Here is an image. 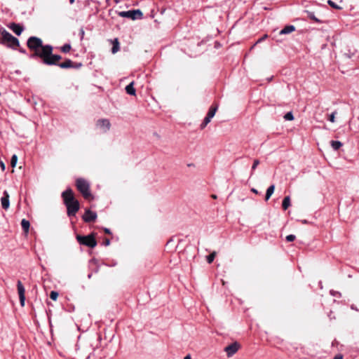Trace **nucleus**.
<instances>
[{"label": "nucleus", "mask_w": 359, "mask_h": 359, "mask_svg": "<svg viewBox=\"0 0 359 359\" xmlns=\"http://www.w3.org/2000/svg\"><path fill=\"white\" fill-rule=\"evenodd\" d=\"M27 47L34 51L32 57H39L47 65H57L62 59L60 55H53V48L50 45H43L42 40L36 36H30L27 41Z\"/></svg>", "instance_id": "nucleus-1"}, {"label": "nucleus", "mask_w": 359, "mask_h": 359, "mask_svg": "<svg viewBox=\"0 0 359 359\" xmlns=\"http://www.w3.org/2000/svg\"><path fill=\"white\" fill-rule=\"evenodd\" d=\"M62 197L67 207L68 216H74L79 210V203L74 198L72 190L66 189L62 192Z\"/></svg>", "instance_id": "nucleus-2"}, {"label": "nucleus", "mask_w": 359, "mask_h": 359, "mask_svg": "<svg viewBox=\"0 0 359 359\" xmlns=\"http://www.w3.org/2000/svg\"><path fill=\"white\" fill-rule=\"evenodd\" d=\"M94 348L89 342H82L77 345L74 359H88L93 352Z\"/></svg>", "instance_id": "nucleus-3"}, {"label": "nucleus", "mask_w": 359, "mask_h": 359, "mask_svg": "<svg viewBox=\"0 0 359 359\" xmlns=\"http://www.w3.org/2000/svg\"><path fill=\"white\" fill-rule=\"evenodd\" d=\"M0 43L13 49H16L20 46L18 39L5 29L1 32Z\"/></svg>", "instance_id": "nucleus-4"}, {"label": "nucleus", "mask_w": 359, "mask_h": 359, "mask_svg": "<svg viewBox=\"0 0 359 359\" xmlns=\"http://www.w3.org/2000/svg\"><path fill=\"white\" fill-rule=\"evenodd\" d=\"M76 185L78 190L82 194L85 198H88L90 196V184L86 180L83 178L77 179Z\"/></svg>", "instance_id": "nucleus-5"}, {"label": "nucleus", "mask_w": 359, "mask_h": 359, "mask_svg": "<svg viewBox=\"0 0 359 359\" xmlns=\"http://www.w3.org/2000/svg\"><path fill=\"white\" fill-rule=\"evenodd\" d=\"M76 240L79 244L88 246L91 248H93L97 245V241L93 235H78L76 236Z\"/></svg>", "instance_id": "nucleus-6"}, {"label": "nucleus", "mask_w": 359, "mask_h": 359, "mask_svg": "<svg viewBox=\"0 0 359 359\" xmlns=\"http://www.w3.org/2000/svg\"><path fill=\"white\" fill-rule=\"evenodd\" d=\"M118 15L123 18H128L132 20L142 18V13L140 10H130L128 11H121Z\"/></svg>", "instance_id": "nucleus-7"}, {"label": "nucleus", "mask_w": 359, "mask_h": 359, "mask_svg": "<svg viewBox=\"0 0 359 359\" xmlns=\"http://www.w3.org/2000/svg\"><path fill=\"white\" fill-rule=\"evenodd\" d=\"M17 288L20 305L24 306L25 302V289L20 280H18L17 283Z\"/></svg>", "instance_id": "nucleus-8"}, {"label": "nucleus", "mask_w": 359, "mask_h": 359, "mask_svg": "<svg viewBox=\"0 0 359 359\" xmlns=\"http://www.w3.org/2000/svg\"><path fill=\"white\" fill-rule=\"evenodd\" d=\"M96 126L98 128H100V130L103 133L107 132L110 129V127H111L110 122L107 118H102V119L97 120V121L96 123Z\"/></svg>", "instance_id": "nucleus-9"}, {"label": "nucleus", "mask_w": 359, "mask_h": 359, "mask_svg": "<svg viewBox=\"0 0 359 359\" xmlns=\"http://www.w3.org/2000/svg\"><path fill=\"white\" fill-rule=\"evenodd\" d=\"M239 344L237 342L232 343L229 346H226L224 348L225 352L228 357H231L234 355L239 348Z\"/></svg>", "instance_id": "nucleus-10"}, {"label": "nucleus", "mask_w": 359, "mask_h": 359, "mask_svg": "<svg viewBox=\"0 0 359 359\" xmlns=\"http://www.w3.org/2000/svg\"><path fill=\"white\" fill-rule=\"evenodd\" d=\"M97 218V213L95 212H93L90 210H86L83 216V219L86 222H94Z\"/></svg>", "instance_id": "nucleus-11"}, {"label": "nucleus", "mask_w": 359, "mask_h": 359, "mask_svg": "<svg viewBox=\"0 0 359 359\" xmlns=\"http://www.w3.org/2000/svg\"><path fill=\"white\" fill-rule=\"evenodd\" d=\"M1 207L4 210L8 209L10 206L9 194L7 191H4V196L1 198Z\"/></svg>", "instance_id": "nucleus-12"}, {"label": "nucleus", "mask_w": 359, "mask_h": 359, "mask_svg": "<svg viewBox=\"0 0 359 359\" xmlns=\"http://www.w3.org/2000/svg\"><path fill=\"white\" fill-rule=\"evenodd\" d=\"M62 69H68L73 67V62L70 59H67L64 62L58 63L57 62V65Z\"/></svg>", "instance_id": "nucleus-13"}, {"label": "nucleus", "mask_w": 359, "mask_h": 359, "mask_svg": "<svg viewBox=\"0 0 359 359\" xmlns=\"http://www.w3.org/2000/svg\"><path fill=\"white\" fill-rule=\"evenodd\" d=\"M13 32L18 36L20 35L23 31V27L20 25L13 23L11 27Z\"/></svg>", "instance_id": "nucleus-14"}, {"label": "nucleus", "mask_w": 359, "mask_h": 359, "mask_svg": "<svg viewBox=\"0 0 359 359\" xmlns=\"http://www.w3.org/2000/svg\"><path fill=\"white\" fill-rule=\"evenodd\" d=\"M126 93L130 95H135L136 90L134 88V82L132 81L126 87Z\"/></svg>", "instance_id": "nucleus-15"}, {"label": "nucleus", "mask_w": 359, "mask_h": 359, "mask_svg": "<svg viewBox=\"0 0 359 359\" xmlns=\"http://www.w3.org/2000/svg\"><path fill=\"white\" fill-rule=\"evenodd\" d=\"M295 30L294 25H287L280 31V34H287Z\"/></svg>", "instance_id": "nucleus-16"}, {"label": "nucleus", "mask_w": 359, "mask_h": 359, "mask_svg": "<svg viewBox=\"0 0 359 359\" xmlns=\"http://www.w3.org/2000/svg\"><path fill=\"white\" fill-rule=\"evenodd\" d=\"M274 190H275L274 184H271L270 187H268L266 192V196H265L266 201H268L270 198L271 195L273 194Z\"/></svg>", "instance_id": "nucleus-17"}, {"label": "nucleus", "mask_w": 359, "mask_h": 359, "mask_svg": "<svg viewBox=\"0 0 359 359\" xmlns=\"http://www.w3.org/2000/svg\"><path fill=\"white\" fill-rule=\"evenodd\" d=\"M21 226H22V228L23 231L25 233H28L29 229V226H30L29 222L28 220L25 219H23L21 221Z\"/></svg>", "instance_id": "nucleus-18"}, {"label": "nucleus", "mask_w": 359, "mask_h": 359, "mask_svg": "<svg viewBox=\"0 0 359 359\" xmlns=\"http://www.w3.org/2000/svg\"><path fill=\"white\" fill-rule=\"evenodd\" d=\"M290 196H285L282 203V207L283 210H287L290 206Z\"/></svg>", "instance_id": "nucleus-19"}, {"label": "nucleus", "mask_w": 359, "mask_h": 359, "mask_svg": "<svg viewBox=\"0 0 359 359\" xmlns=\"http://www.w3.org/2000/svg\"><path fill=\"white\" fill-rule=\"evenodd\" d=\"M331 147L334 150H338L341 146L342 143L340 141L332 140L330 142Z\"/></svg>", "instance_id": "nucleus-20"}, {"label": "nucleus", "mask_w": 359, "mask_h": 359, "mask_svg": "<svg viewBox=\"0 0 359 359\" xmlns=\"http://www.w3.org/2000/svg\"><path fill=\"white\" fill-rule=\"evenodd\" d=\"M217 110V106H211L210 108L209 109L207 116L212 118L215 115Z\"/></svg>", "instance_id": "nucleus-21"}, {"label": "nucleus", "mask_w": 359, "mask_h": 359, "mask_svg": "<svg viewBox=\"0 0 359 359\" xmlns=\"http://www.w3.org/2000/svg\"><path fill=\"white\" fill-rule=\"evenodd\" d=\"M211 119L212 118L206 115L203 123L201 124V129L205 128V126L210 122Z\"/></svg>", "instance_id": "nucleus-22"}, {"label": "nucleus", "mask_w": 359, "mask_h": 359, "mask_svg": "<svg viewBox=\"0 0 359 359\" xmlns=\"http://www.w3.org/2000/svg\"><path fill=\"white\" fill-rule=\"evenodd\" d=\"M61 51L65 53H67L68 52H69L70 49H71V45L69 44V43H65V45H63L62 47H61Z\"/></svg>", "instance_id": "nucleus-23"}, {"label": "nucleus", "mask_w": 359, "mask_h": 359, "mask_svg": "<svg viewBox=\"0 0 359 359\" xmlns=\"http://www.w3.org/2000/svg\"><path fill=\"white\" fill-rule=\"evenodd\" d=\"M119 50V46L117 39H115V43L113 45V47L111 48V52L113 53H116Z\"/></svg>", "instance_id": "nucleus-24"}, {"label": "nucleus", "mask_w": 359, "mask_h": 359, "mask_svg": "<svg viewBox=\"0 0 359 359\" xmlns=\"http://www.w3.org/2000/svg\"><path fill=\"white\" fill-rule=\"evenodd\" d=\"M327 4L332 8H335V9H337V10H341L342 8L339 6H338L337 4H335L334 1H332V0H328L327 1Z\"/></svg>", "instance_id": "nucleus-25"}, {"label": "nucleus", "mask_w": 359, "mask_h": 359, "mask_svg": "<svg viewBox=\"0 0 359 359\" xmlns=\"http://www.w3.org/2000/svg\"><path fill=\"white\" fill-rule=\"evenodd\" d=\"M17 161H18V156H17V155L13 154L12 156L11 160V165L13 168L15 167Z\"/></svg>", "instance_id": "nucleus-26"}, {"label": "nucleus", "mask_w": 359, "mask_h": 359, "mask_svg": "<svg viewBox=\"0 0 359 359\" xmlns=\"http://www.w3.org/2000/svg\"><path fill=\"white\" fill-rule=\"evenodd\" d=\"M215 255H216V252H213L212 253L210 254L208 257H207V262L210 264L213 262L215 257Z\"/></svg>", "instance_id": "nucleus-27"}, {"label": "nucleus", "mask_w": 359, "mask_h": 359, "mask_svg": "<svg viewBox=\"0 0 359 359\" xmlns=\"http://www.w3.org/2000/svg\"><path fill=\"white\" fill-rule=\"evenodd\" d=\"M284 118L287 121H292L294 119L293 114L291 111L287 112L284 116Z\"/></svg>", "instance_id": "nucleus-28"}, {"label": "nucleus", "mask_w": 359, "mask_h": 359, "mask_svg": "<svg viewBox=\"0 0 359 359\" xmlns=\"http://www.w3.org/2000/svg\"><path fill=\"white\" fill-rule=\"evenodd\" d=\"M58 297V292L55 291H51L50 294V298L54 301L57 299Z\"/></svg>", "instance_id": "nucleus-29"}, {"label": "nucleus", "mask_w": 359, "mask_h": 359, "mask_svg": "<svg viewBox=\"0 0 359 359\" xmlns=\"http://www.w3.org/2000/svg\"><path fill=\"white\" fill-rule=\"evenodd\" d=\"M337 114V111H334L332 112L330 116H329V118H328V120L332 122V123H334L335 121V115Z\"/></svg>", "instance_id": "nucleus-30"}, {"label": "nucleus", "mask_w": 359, "mask_h": 359, "mask_svg": "<svg viewBox=\"0 0 359 359\" xmlns=\"http://www.w3.org/2000/svg\"><path fill=\"white\" fill-rule=\"evenodd\" d=\"M308 16H309V18L312 19L313 20H314L316 22H319V20L316 18V16H315L313 13L309 12L308 13Z\"/></svg>", "instance_id": "nucleus-31"}, {"label": "nucleus", "mask_w": 359, "mask_h": 359, "mask_svg": "<svg viewBox=\"0 0 359 359\" xmlns=\"http://www.w3.org/2000/svg\"><path fill=\"white\" fill-rule=\"evenodd\" d=\"M295 238H296V237H295V236H294V235H293V234H290V235H288V236H286V241H287V242H292V241H294Z\"/></svg>", "instance_id": "nucleus-32"}, {"label": "nucleus", "mask_w": 359, "mask_h": 359, "mask_svg": "<svg viewBox=\"0 0 359 359\" xmlns=\"http://www.w3.org/2000/svg\"><path fill=\"white\" fill-rule=\"evenodd\" d=\"M259 164V160H257V159L255 160L253 162V165L252 166V170H255Z\"/></svg>", "instance_id": "nucleus-33"}, {"label": "nucleus", "mask_w": 359, "mask_h": 359, "mask_svg": "<svg viewBox=\"0 0 359 359\" xmlns=\"http://www.w3.org/2000/svg\"><path fill=\"white\" fill-rule=\"evenodd\" d=\"M330 294H331L332 296H336V295H339V296H340V293H339V292H336V291H334V290H331V291H330Z\"/></svg>", "instance_id": "nucleus-34"}, {"label": "nucleus", "mask_w": 359, "mask_h": 359, "mask_svg": "<svg viewBox=\"0 0 359 359\" xmlns=\"http://www.w3.org/2000/svg\"><path fill=\"white\" fill-rule=\"evenodd\" d=\"M109 244H110V240L108 238H106L104 241V245L106 246H108V245H109Z\"/></svg>", "instance_id": "nucleus-35"}, {"label": "nucleus", "mask_w": 359, "mask_h": 359, "mask_svg": "<svg viewBox=\"0 0 359 359\" xmlns=\"http://www.w3.org/2000/svg\"><path fill=\"white\" fill-rule=\"evenodd\" d=\"M0 166H1V170L4 171L5 170L6 166L3 161L0 162Z\"/></svg>", "instance_id": "nucleus-36"}, {"label": "nucleus", "mask_w": 359, "mask_h": 359, "mask_svg": "<svg viewBox=\"0 0 359 359\" xmlns=\"http://www.w3.org/2000/svg\"><path fill=\"white\" fill-rule=\"evenodd\" d=\"M334 359H343V356L341 354L336 355Z\"/></svg>", "instance_id": "nucleus-37"}, {"label": "nucleus", "mask_w": 359, "mask_h": 359, "mask_svg": "<svg viewBox=\"0 0 359 359\" xmlns=\"http://www.w3.org/2000/svg\"><path fill=\"white\" fill-rule=\"evenodd\" d=\"M84 30L83 29H80V35H81V39H82L83 38V36H84Z\"/></svg>", "instance_id": "nucleus-38"}, {"label": "nucleus", "mask_w": 359, "mask_h": 359, "mask_svg": "<svg viewBox=\"0 0 359 359\" xmlns=\"http://www.w3.org/2000/svg\"><path fill=\"white\" fill-rule=\"evenodd\" d=\"M104 232H105L106 233H107V234H111V231H110V229H109L104 228Z\"/></svg>", "instance_id": "nucleus-39"}, {"label": "nucleus", "mask_w": 359, "mask_h": 359, "mask_svg": "<svg viewBox=\"0 0 359 359\" xmlns=\"http://www.w3.org/2000/svg\"><path fill=\"white\" fill-rule=\"evenodd\" d=\"M251 191H252L253 193H255V194H258L257 190L256 189H255V188H252V189H251Z\"/></svg>", "instance_id": "nucleus-40"}, {"label": "nucleus", "mask_w": 359, "mask_h": 359, "mask_svg": "<svg viewBox=\"0 0 359 359\" xmlns=\"http://www.w3.org/2000/svg\"><path fill=\"white\" fill-rule=\"evenodd\" d=\"M184 359H191V358L190 355H187L184 358Z\"/></svg>", "instance_id": "nucleus-41"}, {"label": "nucleus", "mask_w": 359, "mask_h": 359, "mask_svg": "<svg viewBox=\"0 0 359 359\" xmlns=\"http://www.w3.org/2000/svg\"><path fill=\"white\" fill-rule=\"evenodd\" d=\"M20 51L22 53H25V50L24 49H20Z\"/></svg>", "instance_id": "nucleus-42"}, {"label": "nucleus", "mask_w": 359, "mask_h": 359, "mask_svg": "<svg viewBox=\"0 0 359 359\" xmlns=\"http://www.w3.org/2000/svg\"><path fill=\"white\" fill-rule=\"evenodd\" d=\"M69 3H70L71 4H74V0H69Z\"/></svg>", "instance_id": "nucleus-43"}, {"label": "nucleus", "mask_w": 359, "mask_h": 359, "mask_svg": "<svg viewBox=\"0 0 359 359\" xmlns=\"http://www.w3.org/2000/svg\"><path fill=\"white\" fill-rule=\"evenodd\" d=\"M88 278H91V274H89V275H88Z\"/></svg>", "instance_id": "nucleus-44"}]
</instances>
